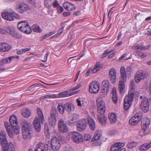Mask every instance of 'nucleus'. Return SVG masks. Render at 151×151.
I'll use <instances>...</instances> for the list:
<instances>
[{
  "instance_id": "nucleus-1",
  "label": "nucleus",
  "mask_w": 151,
  "mask_h": 151,
  "mask_svg": "<svg viewBox=\"0 0 151 151\" xmlns=\"http://www.w3.org/2000/svg\"><path fill=\"white\" fill-rule=\"evenodd\" d=\"M1 16L4 19L9 21H13L14 18L19 17L18 15L10 9L4 10L1 13Z\"/></svg>"
},
{
  "instance_id": "nucleus-2",
  "label": "nucleus",
  "mask_w": 151,
  "mask_h": 151,
  "mask_svg": "<svg viewBox=\"0 0 151 151\" xmlns=\"http://www.w3.org/2000/svg\"><path fill=\"white\" fill-rule=\"evenodd\" d=\"M18 28L21 31L27 34L32 32V29L28 23L26 21H23L19 22L17 25Z\"/></svg>"
},
{
  "instance_id": "nucleus-3",
  "label": "nucleus",
  "mask_w": 151,
  "mask_h": 151,
  "mask_svg": "<svg viewBox=\"0 0 151 151\" xmlns=\"http://www.w3.org/2000/svg\"><path fill=\"white\" fill-rule=\"evenodd\" d=\"M134 93L129 92L127 95L126 96L124 100V108L126 110L128 109L133 101L134 98Z\"/></svg>"
},
{
  "instance_id": "nucleus-4",
  "label": "nucleus",
  "mask_w": 151,
  "mask_h": 151,
  "mask_svg": "<svg viewBox=\"0 0 151 151\" xmlns=\"http://www.w3.org/2000/svg\"><path fill=\"white\" fill-rule=\"evenodd\" d=\"M5 29H6V34L7 33L16 38L19 39L21 37V36L17 33L14 26L12 25L5 26Z\"/></svg>"
},
{
  "instance_id": "nucleus-5",
  "label": "nucleus",
  "mask_w": 151,
  "mask_h": 151,
  "mask_svg": "<svg viewBox=\"0 0 151 151\" xmlns=\"http://www.w3.org/2000/svg\"><path fill=\"white\" fill-rule=\"evenodd\" d=\"M71 139L76 143H78L83 141V138L82 135L77 132H73L70 134Z\"/></svg>"
},
{
  "instance_id": "nucleus-6",
  "label": "nucleus",
  "mask_w": 151,
  "mask_h": 151,
  "mask_svg": "<svg viewBox=\"0 0 151 151\" xmlns=\"http://www.w3.org/2000/svg\"><path fill=\"white\" fill-rule=\"evenodd\" d=\"M100 84L99 83L95 81H92L89 85V91L91 93H97L99 90Z\"/></svg>"
},
{
  "instance_id": "nucleus-7",
  "label": "nucleus",
  "mask_w": 151,
  "mask_h": 151,
  "mask_svg": "<svg viewBox=\"0 0 151 151\" xmlns=\"http://www.w3.org/2000/svg\"><path fill=\"white\" fill-rule=\"evenodd\" d=\"M148 73L146 71H141L137 73L135 76L134 80L136 83L140 82L142 80H144L148 76Z\"/></svg>"
},
{
  "instance_id": "nucleus-8",
  "label": "nucleus",
  "mask_w": 151,
  "mask_h": 151,
  "mask_svg": "<svg viewBox=\"0 0 151 151\" xmlns=\"http://www.w3.org/2000/svg\"><path fill=\"white\" fill-rule=\"evenodd\" d=\"M142 118V113H137L132 117L129 121V123L132 126L136 125Z\"/></svg>"
},
{
  "instance_id": "nucleus-9",
  "label": "nucleus",
  "mask_w": 151,
  "mask_h": 151,
  "mask_svg": "<svg viewBox=\"0 0 151 151\" xmlns=\"http://www.w3.org/2000/svg\"><path fill=\"white\" fill-rule=\"evenodd\" d=\"M15 8L16 10L21 13H23L29 9L28 5L22 2H19L17 3Z\"/></svg>"
},
{
  "instance_id": "nucleus-10",
  "label": "nucleus",
  "mask_w": 151,
  "mask_h": 151,
  "mask_svg": "<svg viewBox=\"0 0 151 151\" xmlns=\"http://www.w3.org/2000/svg\"><path fill=\"white\" fill-rule=\"evenodd\" d=\"M50 151L51 147L50 144H44L39 143L36 145V148L35 151Z\"/></svg>"
},
{
  "instance_id": "nucleus-11",
  "label": "nucleus",
  "mask_w": 151,
  "mask_h": 151,
  "mask_svg": "<svg viewBox=\"0 0 151 151\" xmlns=\"http://www.w3.org/2000/svg\"><path fill=\"white\" fill-rule=\"evenodd\" d=\"M51 145L52 149L54 150H58L60 147V140L56 137H53L51 139Z\"/></svg>"
},
{
  "instance_id": "nucleus-12",
  "label": "nucleus",
  "mask_w": 151,
  "mask_h": 151,
  "mask_svg": "<svg viewBox=\"0 0 151 151\" xmlns=\"http://www.w3.org/2000/svg\"><path fill=\"white\" fill-rule=\"evenodd\" d=\"M87 124V121L85 119L78 120L77 122V129L78 130L81 131L86 129Z\"/></svg>"
},
{
  "instance_id": "nucleus-13",
  "label": "nucleus",
  "mask_w": 151,
  "mask_h": 151,
  "mask_svg": "<svg viewBox=\"0 0 151 151\" xmlns=\"http://www.w3.org/2000/svg\"><path fill=\"white\" fill-rule=\"evenodd\" d=\"M56 110H52L51 111L50 116L49 118V124L51 127H54L56 124Z\"/></svg>"
},
{
  "instance_id": "nucleus-14",
  "label": "nucleus",
  "mask_w": 151,
  "mask_h": 151,
  "mask_svg": "<svg viewBox=\"0 0 151 151\" xmlns=\"http://www.w3.org/2000/svg\"><path fill=\"white\" fill-rule=\"evenodd\" d=\"M149 104L148 99L144 97L142 99L140 105V107L143 111L146 113L149 110Z\"/></svg>"
},
{
  "instance_id": "nucleus-15",
  "label": "nucleus",
  "mask_w": 151,
  "mask_h": 151,
  "mask_svg": "<svg viewBox=\"0 0 151 151\" xmlns=\"http://www.w3.org/2000/svg\"><path fill=\"white\" fill-rule=\"evenodd\" d=\"M58 126L59 130L61 132L65 133L68 131V128L66 123L62 119L58 121Z\"/></svg>"
},
{
  "instance_id": "nucleus-16",
  "label": "nucleus",
  "mask_w": 151,
  "mask_h": 151,
  "mask_svg": "<svg viewBox=\"0 0 151 151\" xmlns=\"http://www.w3.org/2000/svg\"><path fill=\"white\" fill-rule=\"evenodd\" d=\"M6 132L9 136L11 138L13 137L14 134L17 135L20 133L19 129H18V127L12 126L10 128L7 130Z\"/></svg>"
},
{
  "instance_id": "nucleus-17",
  "label": "nucleus",
  "mask_w": 151,
  "mask_h": 151,
  "mask_svg": "<svg viewBox=\"0 0 151 151\" xmlns=\"http://www.w3.org/2000/svg\"><path fill=\"white\" fill-rule=\"evenodd\" d=\"M109 78L111 82L114 83L116 81V73L115 68H111L109 71Z\"/></svg>"
},
{
  "instance_id": "nucleus-18",
  "label": "nucleus",
  "mask_w": 151,
  "mask_h": 151,
  "mask_svg": "<svg viewBox=\"0 0 151 151\" xmlns=\"http://www.w3.org/2000/svg\"><path fill=\"white\" fill-rule=\"evenodd\" d=\"M1 145L2 146V151H9V150L10 151H15L14 145L12 142Z\"/></svg>"
},
{
  "instance_id": "nucleus-19",
  "label": "nucleus",
  "mask_w": 151,
  "mask_h": 151,
  "mask_svg": "<svg viewBox=\"0 0 151 151\" xmlns=\"http://www.w3.org/2000/svg\"><path fill=\"white\" fill-rule=\"evenodd\" d=\"M124 144L123 143H116L110 148V151H120L123 148Z\"/></svg>"
},
{
  "instance_id": "nucleus-20",
  "label": "nucleus",
  "mask_w": 151,
  "mask_h": 151,
  "mask_svg": "<svg viewBox=\"0 0 151 151\" xmlns=\"http://www.w3.org/2000/svg\"><path fill=\"white\" fill-rule=\"evenodd\" d=\"M21 125L22 127V131L31 130V124L27 120L25 119L22 120Z\"/></svg>"
},
{
  "instance_id": "nucleus-21",
  "label": "nucleus",
  "mask_w": 151,
  "mask_h": 151,
  "mask_svg": "<svg viewBox=\"0 0 151 151\" xmlns=\"http://www.w3.org/2000/svg\"><path fill=\"white\" fill-rule=\"evenodd\" d=\"M65 9L68 11H70L76 9V6L74 4L68 1L64 2L63 4Z\"/></svg>"
},
{
  "instance_id": "nucleus-22",
  "label": "nucleus",
  "mask_w": 151,
  "mask_h": 151,
  "mask_svg": "<svg viewBox=\"0 0 151 151\" xmlns=\"http://www.w3.org/2000/svg\"><path fill=\"white\" fill-rule=\"evenodd\" d=\"M40 119L38 117H36L34 120L33 124L36 131L39 132L41 129Z\"/></svg>"
},
{
  "instance_id": "nucleus-23",
  "label": "nucleus",
  "mask_w": 151,
  "mask_h": 151,
  "mask_svg": "<svg viewBox=\"0 0 151 151\" xmlns=\"http://www.w3.org/2000/svg\"><path fill=\"white\" fill-rule=\"evenodd\" d=\"M76 93L75 92L69 93L68 91H65L58 93L55 94L56 98H63L71 96Z\"/></svg>"
},
{
  "instance_id": "nucleus-24",
  "label": "nucleus",
  "mask_w": 151,
  "mask_h": 151,
  "mask_svg": "<svg viewBox=\"0 0 151 151\" xmlns=\"http://www.w3.org/2000/svg\"><path fill=\"white\" fill-rule=\"evenodd\" d=\"M8 142L6 139V134L5 131H2L0 132V144H5Z\"/></svg>"
},
{
  "instance_id": "nucleus-25",
  "label": "nucleus",
  "mask_w": 151,
  "mask_h": 151,
  "mask_svg": "<svg viewBox=\"0 0 151 151\" xmlns=\"http://www.w3.org/2000/svg\"><path fill=\"white\" fill-rule=\"evenodd\" d=\"M151 147V141L149 142L144 143L141 145L139 147V150L141 151H145Z\"/></svg>"
},
{
  "instance_id": "nucleus-26",
  "label": "nucleus",
  "mask_w": 151,
  "mask_h": 151,
  "mask_svg": "<svg viewBox=\"0 0 151 151\" xmlns=\"http://www.w3.org/2000/svg\"><path fill=\"white\" fill-rule=\"evenodd\" d=\"M150 123V119L147 118L143 119L141 122V128L144 130H145L148 127Z\"/></svg>"
},
{
  "instance_id": "nucleus-27",
  "label": "nucleus",
  "mask_w": 151,
  "mask_h": 151,
  "mask_svg": "<svg viewBox=\"0 0 151 151\" xmlns=\"http://www.w3.org/2000/svg\"><path fill=\"white\" fill-rule=\"evenodd\" d=\"M10 49V46L9 45L4 43H0V52H7Z\"/></svg>"
},
{
  "instance_id": "nucleus-28",
  "label": "nucleus",
  "mask_w": 151,
  "mask_h": 151,
  "mask_svg": "<svg viewBox=\"0 0 151 151\" xmlns=\"http://www.w3.org/2000/svg\"><path fill=\"white\" fill-rule=\"evenodd\" d=\"M30 110L26 108L22 109L21 111V113L22 116L25 118H28L31 114Z\"/></svg>"
},
{
  "instance_id": "nucleus-29",
  "label": "nucleus",
  "mask_w": 151,
  "mask_h": 151,
  "mask_svg": "<svg viewBox=\"0 0 151 151\" xmlns=\"http://www.w3.org/2000/svg\"><path fill=\"white\" fill-rule=\"evenodd\" d=\"M9 121L10 124L12 127H17V119L15 115L11 116L9 119Z\"/></svg>"
},
{
  "instance_id": "nucleus-30",
  "label": "nucleus",
  "mask_w": 151,
  "mask_h": 151,
  "mask_svg": "<svg viewBox=\"0 0 151 151\" xmlns=\"http://www.w3.org/2000/svg\"><path fill=\"white\" fill-rule=\"evenodd\" d=\"M64 108H65V110L68 112L73 111L75 109L73 104L71 103H68L65 104Z\"/></svg>"
},
{
  "instance_id": "nucleus-31",
  "label": "nucleus",
  "mask_w": 151,
  "mask_h": 151,
  "mask_svg": "<svg viewBox=\"0 0 151 151\" xmlns=\"http://www.w3.org/2000/svg\"><path fill=\"white\" fill-rule=\"evenodd\" d=\"M79 117V115L76 114H73L71 115V118L69 122L68 123L71 125L76 124V120Z\"/></svg>"
},
{
  "instance_id": "nucleus-32",
  "label": "nucleus",
  "mask_w": 151,
  "mask_h": 151,
  "mask_svg": "<svg viewBox=\"0 0 151 151\" xmlns=\"http://www.w3.org/2000/svg\"><path fill=\"white\" fill-rule=\"evenodd\" d=\"M87 120L90 129L92 130H94L96 128V125L94 120L91 118L88 117Z\"/></svg>"
},
{
  "instance_id": "nucleus-33",
  "label": "nucleus",
  "mask_w": 151,
  "mask_h": 151,
  "mask_svg": "<svg viewBox=\"0 0 151 151\" xmlns=\"http://www.w3.org/2000/svg\"><path fill=\"white\" fill-rule=\"evenodd\" d=\"M23 138L25 139H29L31 137V130H22Z\"/></svg>"
},
{
  "instance_id": "nucleus-34",
  "label": "nucleus",
  "mask_w": 151,
  "mask_h": 151,
  "mask_svg": "<svg viewBox=\"0 0 151 151\" xmlns=\"http://www.w3.org/2000/svg\"><path fill=\"white\" fill-rule=\"evenodd\" d=\"M151 45H148L147 46H145L144 47L142 46L138 45L137 44L135 45H133L132 47V48L133 49H139V50H142L144 49L146 50L149 49Z\"/></svg>"
},
{
  "instance_id": "nucleus-35",
  "label": "nucleus",
  "mask_w": 151,
  "mask_h": 151,
  "mask_svg": "<svg viewBox=\"0 0 151 151\" xmlns=\"http://www.w3.org/2000/svg\"><path fill=\"white\" fill-rule=\"evenodd\" d=\"M109 117L111 123L112 124L115 123L116 121L117 116L114 113H109Z\"/></svg>"
},
{
  "instance_id": "nucleus-36",
  "label": "nucleus",
  "mask_w": 151,
  "mask_h": 151,
  "mask_svg": "<svg viewBox=\"0 0 151 151\" xmlns=\"http://www.w3.org/2000/svg\"><path fill=\"white\" fill-rule=\"evenodd\" d=\"M103 66V65L99 62H97L94 65L93 68V73H96Z\"/></svg>"
},
{
  "instance_id": "nucleus-37",
  "label": "nucleus",
  "mask_w": 151,
  "mask_h": 151,
  "mask_svg": "<svg viewBox=\"0 0 151 151\" xmlns=\"http://www.w3.org/2000/svg\"><path fill=\"white\" fill-rule=\"evenodd\" d=\"M112 100L114 104H116L117 102L118 97L116 93V89L115 87H113L112 90Z\"/></svg>"
},
{
  "instance_id": "nucleus-38",
  "label": "nucleus",
  "mask_w": 151,
  "mask_h": 151,
  "mask_svg": "<svg viewBox=\"0 0 151 151\" xmlns=\"http://www.w3.org/2000/svg\"><path fill=\"white\" fill-rule=\"evenodd\" d=\"M37 112L39 118L41 120L42 123H43L45 121L44 117L41 110L39 108L37 109Z\"/></svg>"
},
{
  "instance_id": "nucleus-39",
  "label": "nucleus",
  "mask_w": 151,
  "mask_h": 151,
  "mask_svg": "<svg viewBox=\"0 0 151 151\" xmlns=\"http://www.w3.org/2000/svg\"><path fill=\"white\" fill-rule=\"evenodd\" d=\"M102 134V133L101 131H96L95 133L92 141H94L98 140L101 137Z\"/></svg>"
},
{
  "instance_id": "nucleus-40",
  "label": "nucleus",
  "mask_w": 151,
  "mask_h": 151,
  "mask_svg": "<svg viewBox=\"0 0 151 151\" xmlns=\"http://www.w3.org/2000/svg\"><path fill=\"white\" fill-rule=\"evenodd\" d=\"M101 88L109 90V83L107 80L104 81L102 83Z\"/></svg>"
},
{
  "instance_id": "nucleus-41",
  "label": "nucleus",
  "mask_w": 151,
  "mask_h": 151,
  "mask_svg": "<svg viewBox=\"0 0 151 151\" xmlns=\"http://www.w3.org/2000/svg\"><path fill=\"white\" fill-rule=\"evenodd\" d=\"M125 89V85L124 82L122 81H120L119 83V90L121 93H123L124 92Z\"/></svg>"
},
{
  "instance_id": "nucleus-42",
  "label": "nucleus",
  "mask_w": 151,
  "mask_h": 151,
  "mask_svg": "<svg viewBox=\"0 0 151 151\" xmlns=\"http://www.w3.org/2000/svg\"><path fill=\"white\" fill-rule=\"evenodd\" d=\"M98 119L99 123L102 125H104L105 124L107 120L106 117L103 116H99Z\"/></svg>"
},
{
  "instance_id": "nucleus-43",
  "label": "nucleus",
  "mask_w": 151,
  "mask_h": 151,
  "mask_svg": "<svg viewBox=\"0 0 151 151\" xmlns=\"http://www.w3.org/2000/svg\"><path fill=\"white\" fill-rule=\"evenodd\" d=\"M97 107L105 106V103L101 98H98L96 100Z\"/></svg>"
},
{
  "instance_id": "nucleus-44",
  "label": "nucleus",
  "mask_w": 151,
  "mask_h": 151,
  "mask_svg": "<svg viewBox=\"0 0 151 151\" xmlns=\"http://www.w3.org/2000/svg\"><path fill=\"white\" fill-rule=\"evenodd\" d=\"M58 111L61 114H63L64 112L65 108L64 104L62 103H59L58 106Z\"/></svg>"
},
{
  "instance_id": "nucleus-45",
  "label": "nucleus",
  "mask_w": 151,
  "mask_h": 151,
  "mask_svg": "<svg viewBox=\"0 0 151 151\" xmlns=\"http://www.w3.org/2000/svg\"><path fill=\"white\" fill-rule=\"evenodd\" d=\"M32 29L34 32H40L42 31V29L40 27L38 26L35 25H32Z\"/></svg>"
},
{
  "instance_id": "nucleus-46",
  "label": "nucleus",
  "mask_w": 151,
  "mask_h": 151,
  "mask_svg": "<svg viewBox=\"0 0 151 151\" xmlns=\"http://www.w3.org/2000/svg\"><path fill=\"white\" fill-rule=\"evenodd\" d=\"M137 142L134 141L129 142L127 145V146L128 148H132L137 146Z\"/></svg>"
},
{
  "instance_id": "nucleus-47",
  "label": "nucleus",
  "mask_w": 151,
  "mask_h": 151,
  "mask_svg": "<svg viewBox=\"0 0 151 151\" xmlns=\"http://www.w3.org/2000/svg\"><path fill=\"white\" fill-rule=\"evenodd\" d=\"M98 112L101 114H104L105 111V106L97 107Z\"/></svg>"
},
{
  "instance_id": "nucleus-48",
  "label": "nucleus",
  "mask_w": 151,
  "mask_h": 151,
  "mask_svg": "<svg viewBox=\"0 0 151 151\" xmlns=\"http://www.w3.org/2000/svg\"><path fill=\"white\" fill-rule=\"evenodd\" d=\"M129 89L131 90H134L135 89V84L133 80H132L129 84Z\"/></svg>"
},
{
  "instance_id": "nucleus-49",
  "label": "nucleus",
  "mask_w": 151,
  "mask_h": 151,
  "mask_svg": "<svg viewBox=\"0 0 151 151\" xmlns=\"http://www.w3.org/2000/svg\"><path fill=\"white\" fill-rule=\"evenodd\" d=\"M7 63L10 64V60L9 57L6 58L4 59L1 62H0V65H2L4 64Z\"/></svg>"
},
{
  "instance_id": "nucleus-50",
  "label": "nucleus",
  "mask_w": 151,
  "mask_h": 151,
  "mask_svg": "<svg viewBox=\"0 0 151 151\" xmlns=\"http://www.w3.org/2000/svg\"><path fill=\"white\" fill-rule=\"evenodd\" d=\"M44 98L46 99L56 98L55 94H49L44 96Z\"/></svg>"
},
{
  "instance_id": "nucleus-51",
  "label": "nucleus",
  "mask_w": 151,
  "mask_h": 151,
  "mask_svg": "<svg viewBox=\"0 0 151 151\" xmlns=\"http://www.w3.org/2000/svg\"><path fill=\"white\" fill-rule=\"evenodd\" d=\"M108 91V90L101 88L100 95L102 97L106 96L107 95Z\"/></svg>"
},
{
  "instance_id": "nucleus-52",
  "label": "nucleus",
  "mask_w": 151,
  "mask_h": 151,
  "mask_svg": "<svg viewBox=\"0 0 151 151\" xmlns=\"http://www.w3.org/2000/svg\"><path fill=\"white\" fill-rule=\"evenodd\" d=\"M52 4V3L50 0H45V5L46 7L49 8Z\"/></svg>"
},
{
  "instance_id": "nucleus-53",
  "label": "nucleus",
  "mask_w": 151,
  "mask_h": 151,
  "mask_svg": "<svg viewBox=\"0 0 151 151\" xmlns=\"http://www.w3.org/2000/svg\"><path fill=\"white\" fill-rule=\"evenodd\" d=\"M95 73H93V69L90 68L87 70V72L85 74V76L86 77H87L90 74H93Z\"/></svg>"
},
{
  "instance_id": "nucleus-54",
  "label": "nucleus",
  "mask_w": 151,
  "mask_h": 151,
  "mask_svg": "<svg viewBox=\"0 0 151 151\" xmlns=\"http://www.w3.org/2000/svg\"><path fill=\"white\" fill-rule=\"evenodd\" d=\"M19 58V57L18 56H12L9 57L10 63L14 61L15 59H18Z\"/></svg>"
},
{
  "instance_id": "nucleus-55",
  "label": "nucleus",
  "mask_w": 151,
  "mask_h": 151,
  "mask_svg": "<svg viewBox=\"0 0 151 151\" xmlns=\"http://www.w3.org/2000/svg\"><path fill=\"white\" fill-rule=\"evenodd\" d=\"M84 140L86 141L90 140L91 139V136L90 134H86L84 136Z\"/></svg>"
},
{
  "instance_id": "nucleus-56",
  "label": "nucleus",
  "mask_w": 151,
  "mask_h": 151,
  "mask_svg": "<svg viewBox=\"0 0 151 151\" xmlns=\"http://www.w3.org/2000/svg\"><path fill=\"white\" fill-rule=\"evenodd\" d=\"M4 125L6 131L9 129L11 127H12V126H11L9 125V124L8 122H4Z\"/></svg>"
},
{
  "instance_id": "nucleus-57",
  "label": "nucleus",
  "mask_w": 151,
  "mask_h": 151,
  "mask_svg": "<svg viewBox=\"0 0 151 151\" xmlns=\"http://www.w3.org/2000/svg\"><path fill=\"white\" fill-rule=\"evenodd\" d=\"M113 50H111L109 51L106 50L105 51L104 53V54L102 55V58L105 57L109 54L113 52Z\"/></svg>"
},
{
  "instance_id": "nucleus-58",
  "label": "nucleus",
  "mask_w": 151,
  "mask_h": 151,
  "mask_svg": "<svg viewBox=\"0 0 151 151\" xmlns=\"http://www.w3.org/2000/svg\"><path fill=\"white\" fill-rule=\"evenodd\" d=\"M120 75L122 80L124 82H125L127 80L126 74H121Z\"/></svg>"
},
{
  "instance_id": "nucleus-59",
  "label": "nucleus",
  "mask_w": 151,
  "mask_h": 151,
  "mask_svg": "<svg viewBox=\"0 0 151 151\" xmlns=\"http://www.w3.org/2000/svg\"><path fill=\"white\" fill-rule=\"evenodd\" d=\"M49 53L48 52L45 54L44 56V57L42 58V61L43 62H46L47 61L48 56Z\"/></svg>"
},
{
  "instance_id": "nucleus-60",
  "label": "nucleus",
  "mask_w": 151,
  "mask_h": 151,
  "mask_svg": "<svg viewBox=\"0 0 151 151\" xmlns=\"http://www.w3.org/2000/svg\"><path fill=\"white\" fill-rule=\"evenodd\" d=\"M60 5L58 3V1L55 0L53 3V6L54 7L57 8Z\"/></svg>"
},
{
  "instance_id": "nucleus-61",
  "label": "nucleus",
  "mask_w": 151,
  "mask_h": 151,
  "mask_svg": "<svg viewBox=\"0 0 151 151\" xmlns=\"http://www.w3.org/2000/svg\"><path fill=\"white\" fill-rule=\"evenodd\" d=\"M55 33V32L54 31H52V32H50V33L47 34L46 35H45L43 36V38H45L47 37H48L50 35L53 34Z\"/></svg>"
},
{
  "instance_id": "nucleus-62",
  "label": "nucleus",
  "mask_w": 151,
  "mask_h": 151,
  "mask_svg": "<svg viewBox=\"0 0 151 151\" xmlns=\"http://www.w3.org/2000/svg\"><path fill=\"white\" fill-rule=\"evenodd\" d=\"M81 84H78L76 87L72 88L69 91H73L76 90L78 89L79 88H80L81 87Z\"/></svg>"
},
{
  "instance_id": "nucleus-63",
  "label": "nucleus",
  "mask_w": 151,
  "mask_h": 151,
  "mask_svg": "<svg viewBox=\"0 0 151 151\" xmlns=\"http://www.w3.org/2000/svg\"><path fill=\"white\" fill-rule=\"evenodd\" d=\"M57 12L59 13H61L63 11V7L60 6L56 8Z\"/></svg>"
},
{
  "instance_id": "nucleus-64",
  "label": "nucleus",
  "mask_w": 151,
  "mask_h": 151,
  "mask_svg": "<svg viewBox=\"0 0 151 151\" xmlns=\"http://www.w3.org/2000/svg\"><path fill=\"white\" fill-rule=\"evenodd\" d=\"M120 74H126L125 68L124 67H122L120 69Z\"/></svg>"
}]
</instances>
